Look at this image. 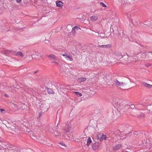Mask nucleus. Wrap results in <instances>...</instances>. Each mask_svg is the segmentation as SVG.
Returning <instances> with one entry per match:
<instances>
[{"label":"nucleus","mask_w":152,"mask_h":152,"mask_svg":"<svg viewBox=\"0 0 152 152\" xmlns=\"http://www.w3.org/2000/svg\"><path fill=\"white\" fill-rule=\"evenodd\" d=\"M92 142V140L91 138L90 137H88V139H87V142L86 145L88 146H89L90 144Z\"/></svg>","instance_id":"9b49d317"},{"label":"nucleus","mask_w":152,"mask_h":152,"mask_svg":"<svg viewBox=\"0 0 152 152\" xmlns=\"http://www.w3.org/2000/svg\"><path fill=\"white\" fill-rule=\"evenodd\" d=\"M145 108L148 111L147 112L148 113L150 114L152 113V104L148 105L146 107H145Z\"/></svg>","instance_id":"39448f33"},{"label":"nucleus","mask_w":152,"mask_h":152,"mask_svg":"<svg viewBox=\"0 0 152 152\" xmlns=\"http://www.w3.org/2000/svg\"><path fill=\"white\" fill-rule=\"evenodd\" d=\"M31 136L32 138L34 140H35L36 139V137L35 135H34V134H32V135H31Z\"/></svg>","instance_id":"4be33fe9"},{"label":"nucleus","mask_w":152,"mask_h":152,"mask_svg":"<svg viewBox=\"0 0 152 152\" xmlns=\"http://www.w3.org/2000/svg\"><path fill=\"white\" fill-rule=\"evenodd\" d=\"M144 25H147V24H146V23H144Z\"/></svg>","instance_id":"4c0bfd02"},{"label":"nucleus","mask_w":152,"mask_h":152,"mask_svg":"<svg viewBox=\"0 0 152 152\" xmlns=\"http://www.w3.org/2000/svg\"><path fill=\"white\" fill-rule=\"evenodd\" d=\"M121 147V145H118L114 147V149L115 150H118Z\"/></svg>","instance_id":"dca6fc26"},{"label":"nucleus","mask_w":152,"mask_h":152,"mask_svg":"<svg viewBox=\"0 0 152 152\" xmlns=\"http://www.w3.org/2000/svg\"><path fill=\"white\" fill-rule=\"evenodd\" d=\"M60 144H61L63 146L66 147L65 144L63 142H62L61 143H60Z\"/></svg>","instance_id":"c756f323"},{"label":"nucleus","mask_w":152,"mask_h":152,"mask_svg":"<svg viewBox=\"0 0 152 152\" xmlns=\"http://www.w3.org/2000/svg\"><path fill=\"white\" fill-rule=\"evenodd\" d=\"M125 135H124V136H125V137H124V139L126 138V137H128L129 136H131V135L132 134V132H131V130L130 129H128V130H129L128 131V132L127 131V129L125 128Z\"/></svg>","instance_id":"20e7f679"},{"label":"nucleus","mask_w":152,"mask_h":152,"mask_svg":"<svg viewBox=\"0 0 152 152\" xmlns=\"http://www.w3.org/2000/svg\"><path fill=\"white\" fill-rule=\"evenodd\" d=\"M71 129V127L70 126H68L66 128V131L67 132H69Z\"/></svg>","instance_id":"412c9836"},{"label":"nucleus","mask_w":152,"mask_h":152,"mask_svg":"<svg viewBox=\"0 0 152 152\" xmlns=\"http://www.w3.org/2000/svg\"><path fill=\"white\" fill-rule=\"evenodd\" d=\"M122 108H123V104H122Z\"/></svg>","instance_id":"58836bf2"},{"label":"nucleus","mask_w":152,"mask_h":152,"mask_svg":"<svg viewBox=\"0 0 152 152\" xmlns=\"http://www.w3.org/2000/svg\"><path fill=\"white\" fill-rule=\"evenodd\" d=\"M56 7L62 8L63 6V3L61 1H57L56 2Z\"/></svg>","instance_id":"423d86ee"},{"label":"nucleus","mask_w":152,"mask_h":152,"mask_svg":"<svg viewBox=\"0 0 152 152\" xmlns=\"http://www.w3.org/2000/svg\"><path fill=\"white\" fill-rule=\"evenodd\" d=\"M86 21H87V23H89V21L88 20H87Z\"/></svg>","instance_id":"e433bc0d"},{"label":"nucleus","mask_w":152,"mask_h":152,"mask_svg":"<svg viewBox=\"0 0 152 152\" xmlns=\"http://www.w3.org/2000/svg\"><path fill=\"white\" fill-rule=\"evenodd\" d=\"M4 96H6V97H7L8 96V95H7V94H5V95H4Z\"/></svg>","instance_id":"c9c22d12"},{"label":"nucleus","mask_w":152,"mask_h":152,"mask_svg":"<svg viewBox=\"0 0 152 152\" xmlns=\"http://www.w3.org/2000/svg\"><path fill=\"white\" fill-rule=\"evenodd\" d=\"M130 150L129 149H128L127 151H126L125 152H130Z\"/></svg>","instance_id":"7c9ffc66"},{"label":"nucleus","mask_w":152,"mask_h":152,"mask_svg":"<svg viewBox=\"0 0 152 152\" xmlns=\"http://www.w3.org/2000/svg\"><path fill=\"white\" fill-rule=\"evenodd\" d=\"M22 0H16V1L17 3H19L21 2Z\"/></svg>","instance_id":"c85d7f7f"},{"label":"nucleus","mask_w":152,"mask_h":152,"mask_svg":"<svg viewBox=\"0 0 152 152\" xmlns=\"http://www.w3.org/2000/svg\"><path fill=\"white\" fill-rule=\"evenodd\" d=\"M1 112L2 113H5V111L4 109H0Z\"/></svg>","instance_id":"bb28decb"},{"label":"nucleus","mask_w":152,"mask_h":152,"mask_svg":"<svg viewBox=\"0 0 152 152\" xmlns=\"http://www.w3.org/2000/svg\"><path fill=\"white\" fill-rule=\"evenodd\" d=\"M99 143L98 142H95L92 145V148L94 151L98 150L99 148Z\"/></svg>","instance_id":"7ed1b4c3"},{"label":"nucleus","mask_w":152,"mask_h":152,"mask_svg":"<svg viewBox=\"0 0 152 152\" xmlns=\"http://www.w3.org/2000/svg\"><path fill=\"white\" fill-rule=\"evenodd\" d=\"M49 58L50 59H56L57 57L54 54H51L48 56Z\"/></svg>","instance_id":"4468645a"},{"label":"nucleus","mask_w":152,"mask_h":152,"mask_svg":"<svg viewBox=\"0 0 152 152\" xmlns=\"http://www.w3.org/2000/svg\"><path fill=\"white\" fill-rule=\"evenodd\" d=\"M78 28L77 26H74L72 28V31L74 30L75 29H76L77 30H78Z\"/></svg>","instance_id":"393cba45"},{"label":"nucleus","mask_w":152,"mask_h":152,"mask_svg":"<svg viewBox=\"0 0 152 152\" xmlns=\"http://www.w3.org/2000/svg\"><path fill=\"white\" fill-rule=\"evenodd\" d=\"M124 104H125V105H124V106H125L124 107L125 108V110H126L128 109H129L130 108H129L128 107V106H130V105H128V104H127L126 103H125Z\"/></svg>","instance_id":"aec40b11"},{"label":"nucleus","mask_w":152,"mask_h":152,"mask_svg":"<svg viewBox=\"0 0 152 152\" xmlns=\"http://www.w3.org/2000/svg\"><path fill=\"white\" fill-rule=\"evenodd\" d=\"M100 5L101 6H102L103 7H106V6L105 4L104 3H103V2L101 3L100 4Z\"/></svg>","instance_id":"b1692460"},{"label":"nucleus","mask_w":152,"mask_h":152,"mask_svg":"<svg viewBox=\"0 0 152 152\" xmlns=\"http://www.w3.org/2000/svg\"><path fill=\"white\" fill-rule=\"evenodd\" d=\"M142 84L144 86L147 88H150L152 87V84L150 85L145 82H143Z\"/></svg>","instance_id":"0eeeda50"},{"label":"nucleus","mask_w":152,"mask_h":152,"mask_svg":"<svg viewBox=\"0 0 152 152\" xmlns=\"http://www.w3.org/2000/svg\"><path fill=\"white\" fill-rule=\"evenodd\" d=\"M128 107L129 108H131L132 109H134V108H136L135 104V105L131 104L130 105V106H128Z\"/></svg>","instance_id":"a211bd4d"},{"label":"nucleus","mask_w":152,"mask_h":152,"mask_svg":"<svg viewBox=\"0 0 152 152\" xmlns=\"http://www.w3.org/2000/svg\"><path fill=\"white\" fill-rule=\"evenodd\" d=\"M62 55L63 56L65 57V58L67 60L70 61H73L72 57L71 54H68L67 53H65L62 54Z\"/></svg>","instance_id":"f257e3e1"},{"label":"nucleus","mask_w":152,"mask_h":152,"mask_svg":"<svg viewBox=\"0 0 152 152\" xmlns=\"http://www.w3.org/2000/svg\"><path fill=\"white\" fill-rule=\"evenodd\" d=\"M145 117V114L143 113H141L140 114L138 115V118H142Z\"/></svg>","instance_id":"6ab92c4d"},{"label":"nucleus","mask_w":152,"mask_h":152,"mask_svg":"<svg viewBox=\"0 0 152 152\" xmlns=\"http://www.w3.org/2000/svg\"><path fill=\"white\" fill-rule=\"evenodd\" d=\"M15 55L16 56H20L22 57L24 56V55L21 51H18L15 54Z\"/></svg>","instance_id":"f8f14e48"},{"label":"nucleus","mask_w":152,"mask_h":152,"mask_svg":"<svg viewBox=\"0 0 152 152\" xmlns=\"http://www.w3.org/2000/svg\"><path fill=\"white\" fill-rule=\"evenodd\" d=\"M99 47H102L103 48H110L111 47V45H99Z\"/></svg>","instance_id":"2eb2a0df"},{"label":"nucleus","mask_w":152,"mask_h":152,"mask_svg":"<svg viewBox=\"0 0 152 152\" xmlns=\"http://www.w3.org/2000/svg\"><path fill=\"white\" fill-rule=\"evenodd\" d=\"M121 109V108L120 107H118V110H119V111H120V109Z\"/></svg>","instance_id":"f704fd0d"},{"label":"nucleus","mask_w":152,"mask_h":152,"mask_svg":"<svg viewBox=\"0 0 152 152\" xmlns=\"http://www.w3.org/2000/svg\"><path fill=\"white\" fill-rule=\"evenodd\" d=\"M125 128H129V125H126V126H125Z\"/></svg>","instance_id":"72a5a7b5"},{"label":"nucleus","mask_w":152,"mask_h":152,"mask_svg":"<svg viewBox=\"0 0 152 152\" xmlns=\"http://www.w3.org/2000/svg\"><path fill=\"white\" fill-rule=\"evenodd\" d=\"M87 79L86 77H80L78 78L77 80V81L79 83H81L85 81Z\"/></svg>","instance_id":"1a4fd4ad"},{"label":"nucleus","mask_w":152,"mask_h":152,"mask_svg":"<svg viewBox=\"0 0 152 152\" xmlns=\"http://www.w3.org/2000/svg\"><path fill=\"white\" fill-rule=\"evenodd\" d=\"M131 0H126L125 1H124L126 3H129V2H130V1Z\"/></svg>","instance_id":"cd10ccee"},{"label":"nucleus","mask_w":152,"mask_h":152,"mask_svg":"<svg viewBox=\"0 0 152 152\" xmlns=\"http://www.w3.org/2000/svg\"><path fill=\"white\" fill-rule=\"evenodd\" d=\"M150 66H151V65H150L149 64H147L146 65V66L147 67H149Z\"/></svg>","instance_id":"2f4dec72"},{"label":"nucleus","mask_w":152,"mask_h":152,"mask_svg":"<svg viewBox=\"0 0 152 152\" xmlns=\"http://www.w3.org/2000/svg\"><path fill=\"white\" fill-rule=\"evenodd\" d=\"M114 83L117 85L118 86H121L123 85V83L119 82L117 80H114Z\"/></svg>","instance_id":"9d476101"},{"label":"nucleus","mask_w":152,"mask_h":152,"mask_svg":"<svg viewBox=\"0 0 152 152\" xmlns=\"http://www.w3.org/2000/svg\"><path fill=\"white\" fill-rule=\"evenodd\" d=\"M150 53H151V54L152 55V52H150Z\"/></svg>","instance_id":"ea45409f"},{"label":"nucleus","mask_w":152,"mask_h":152,"mask_svg":"<svg viewBox=\"0 0 152 152\" xmlns=\"http://www.w3.org/2000/svg\"><path fill=\"white\" fill-rule=\"evenodd\" d=\"M97 138L98 140L102 141L104 140H106L107 137L106 135L103 134H98L97 135Z\"/></svg>","instance_id":"f03ea898"},{"label":"nucleus","mask_w":152,"mask_h":152,"mask_svg":"<svg viewBox=\"0 0 152 152\" xmlns=\"http://www.w3.org/2000/svg\"><path fill=\"white\" fill-rule=\"evenodd\" d=\"M90 19L91 21H95L98 19V17L96 15H94L91 16L90 17Z\"/></svg>","instance_id":"6e6552de"},{"label":"nucleus","mask_w":152,"mask_h":152,"mask_svg":"<svg viewBox=\"0 0 152 152\" xmlns=\"http://www.w3.org/2000/svg\"><path fill=\"white\" fill-rule=\"evenodd\" d=\"M36 54L37 56H38L42 57V56L40 53L37 52V53H36Z\"/></svg>","instance_id":"5701e85b"},{"label":"nucleus","mask_w":152,"mask_h":152,"mask_svg":"<svg viewBox=\"0 0 152 152\" xmlns=\"http://www.w3.org/2000/svg\"><path fill=\"white\" fill-rule=\"evenodd\" d=\"M135 105L136 106V108L137 109L143 106H145L144 104L141 103L135 104Z\"/></svg>","instance_id":"ddd939ff"},{"label":"nucleus","mask_w":152,"mask_h":152,"mask_svg":"<svg viewBox=\"0 0 152 152\" xmlns=\"http://www.w3.org/2000/svg\"><path fill=\"white\" fill-rule=\"evenodd\" d=\"M53 63L56 64L57 65H58V64L57 63V62H56V61H54L53 62Z\"/></svg>","instance_id":"473e14b6"},{"label":"nucleus","mask_w":152,"mask_h":152,"mask_svg":"<svg viewBox=\"0 0 152 152\" xmlns=\"http://www.w3.org/2000/svg\"><path fill=\"white\" fill-rule=\"evenodd\" d=\"M124 80L127 81V83H129L130 82V80L129 79L127 78H126V79H124Z\"/></svg>","instance_id":"a878e982"},{"label":"nucleus","mask_w":152,"mask_h":152,"mask_svg":"<svg viewBox=\"0 0 152 152\" xmlns=\"http://www.w3.org/2000/svg\"><path fill=\"white\" fill-rule=\"evenodd\" d=\"M73 93H75V94L78 97L81 96H82V94L81 93L79 92H73Z\"/></svg>","instance_id":"f3484780"}]
</instances>
